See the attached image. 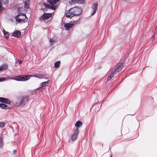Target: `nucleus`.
<instances>
[{
    "mask_svg": "<svg viewBox=\"0 0 157 157\" xmlns=\"http://www.w3.org/2000/svg\"><path fill=\"white\" fill-rule=\"evenodd\" d=\"M29 99V97L27 96H17L13 103V105L15 107H23L28 101Z\"/></svg>",
    "mask_w": 157,
    "mask_h": 157,
    "instance_id": "nucleus-1",
    "label": "nucleus"
},
{
    "mask_svg": "<svg viewBox=\"0 0 157 157\" xmlns=\"http://www.w3.org/2000/svg\"><path fill=\"white\" fill-rule=\"evenodd\" d=\"M60 0H48L47 2L50 3V5L49 4H45V6L46 8L48 9H51L52 10H55L57 7V5H55L57 4L58 2Z\"/></svg>",
    "mask_w": 157,
    "mask_h": 157,
    "instance_id": "nucleus-2",
    "label": "nucleus"
},
{
    "mask_svg": "<svg viewBox=\"0 0 157 157\" xmlns=\"http://www.w3.org/2000/svg\"><path fill=\"white\" fill-rule=\"evenodd\" d=\"M16 19L18 22H25L27 21V17L24 13H20L16 16Z\"/></svg>",
    "mask_w": 157,
    "mask_h": 157,
    "instance_id": "nucleus-3",
    "label": "nucleus"
},
{
    "mask_svg": "<svg viewBox=\"0 0 157 157\" xmlns=\"http://www.w3.org/2000/svg\"><path fill=\"white\" fill-rule=\"evenodd\" d=\"M31 76L30 75H20L15 77L14 79L15 80L24 81L30 79Z\"/></svg>",
    "mask_w": 157,
    "mask_h": 157,
    "instance_id": "nucleus-4",
    "label": "nucleus"
},
{
    "mask_svg": "<svg viewBox=\"0 0 157 157\" xmlns=\"http://www.w3.org/2000/svg\"><path fill=\"white\" fill-rule=\"evenodd\" d=\"M72 10L71 11L73 12L74 15H78L81 14L82 13V10L81 8L78 7H75L72 8Z\"/></svg>",
    "mask_w": 157,
    "mask_h": 157,
    "instance_id": "nucleus-5",
    "label": "nucleus"
},
{
    "mask_svg": "<svg viewBox=\"0 0 157 157\" xmlns=\"http://www.w3.org/2000/svg\"><path fill=\"white\" fill-rule=\"evenodd\" d=\"M78 20L79 19H78L75 21H74L72 23L65 24L64 25L65 28L67 30L69 29L73 26L75 24H76L78 22Z\"/></svg>",
    "mask_w": 157,
    "mask_h": 157,
    "instance_id": "nucleus-6",
    "label": "nucleus"
},
{
    "mask_svg": "<svg viewBox=\"0 0 157 157\" xmlns=\"http://www.w3.org/2000/svg\"><path fill=\"white\" fill-rule=\"evenodd\" d=\"M123 67V64L122 63H118L115 67L114 70L115 73H117L121 71Z\"/></svg>",
    "mask_w": 157,
    "mask_h": 157,
    "instance_id": "nucleus-7",
    "label": "nucleus"
},
{
    "mask_svg": "<svg viewBox=\"0 0 157 157\" xmlns=\"http://www.w3.org/2000/svg\"><path fill=\"white\" fill-rule=\"evenodd\" d=\"M52 15L51 13H44L39 19L40 20L48 19L52 16Z\"/></svg>",
    "mask_w": 157,
    "mask_h": 157,
    "instance_id": "nucleus-8",
    "label": "nucleus"
},
{
    "mask_svg": "<svg viewBox=\"0 0 157 157\" xmlns=\"http://www.w3.org/2000/svg\"><path fill=\"white\" fill-rule=\"evenodd\" d=\"M72 10V9H71L68 11H67L65 13V16L67 17L71 18L74 15V14L73 12L71 11Z\"/></svg>",
    "mask_w": 157,
    "mask_h": 157,
    "instance_id": "nucleus-9",
    "label": "nucleus"
},
{
    "mask_svg": "<svg viewBox=\"0 0 157 157\" xmlns=\"http://www.w3.org/2000/svg\"><path fill=\"white\" fill-rule=\"evenodd\" d=\"M9 0H0V10H3V7L2 5H6L9 2Z\"/></svg>",
    "mask_w": 157,
    "mask_h": 157,
    "instance_id": "nucleus-10",
    "label": "nucleus"
},
{
    "mask_svg": "<svg viewBox=\"0 0 157 157\" xmlns=\"http://www.w3.org/2000/svg\"><path fill=\"white\" fill-rule=\"evenodd\" d=\"M0 102L7 104H10V103L8 99L2 97H0Z\"/></svg>",
    "mask_w": 157,
    "mask_h": 157,
    "instance_id": "nucleus-11",
    "label": "nucleus"
},
{
    "mask_svg": "<svg viewBox=\"0 0 157 157\" xmlns=\"http://www.w3.org/2000/svg\"><path fill=\"white\" fill-rule=\"evenodd\" d=\"M21 33L20 31L15 30L12 33V35L17 38L21 36Z\"/></svg>",
    "mask_w": 157,
    "mask_h": 157,
    "instance_id": "nucleus-12",
    "label": "nucleus"
},
{
    "mask_svg": "<svg viewBox=\"0 0 157 157\" xmlns=\"http://www.w3.org/2000/svg\"><path fill=\"white\" fill-rule=\"evenodd\" d=\"M98 8V4L97 3H94L92 5V9L93 10V12L91 13V15H93L96 12V10Z\"/></svg>",
    "mask_w": 157,
    "mask_h": 157,
    "instance_id": "nucleus-13",
    "label": "nucleus"
},
{
    "mask_svg": "<svg viewBox=\"0 0 157 157\" xmlns=\"http://www.w3.org/2000/svg\"><path fill=\"white\" fill-rule=\"evenodd\" d=\"M116 73H115L114 72V71H112L111 73L108 76L107 78L108 81L110 80L112 78H113L114 76V74Z\"/></svg>",
    "mask_w": 157,
    "mask_h": 157,
    "instance_id": "nucleus-14",
    "label": "nucleus"
},
{
    "mask_svg": "<svg viewBox=\"0 0 157 157\" xmlns=\"http://www.w3.org/2000/svg\"><path fill=\"white\" fill-rule=\"evenodd\" d=\"M82 125V123L79 121H78L75 124V126L76 128H78L81 126Z\"/></svg>",
    "mask_w": 157,
    "mask_h": 157,
    "instance_id": "nucleus-15",
    "label": "nucleus"
},
{
    "mask_svg": "<svg viewBox=\"0 0 157 157\" xmlns=\"http://www.w3.org/2000/svg\"><path fill=\"white\" fill-rule=\"evenodd\" d=\"M0 107L4 109H9L10 108L4 104H0Z\"/></svg>",
    "mask_w": 157,
    "mask_h": 157,
    "instance_id": "nucleus-16",
    "label": "nucleus"
},
{
    "mask_svg": "<svg viewBox=\"0 0 157 157\" xmlns=\"http://www.w3.org/2000/svg\"><path fill=\"white\" fill-rule=\"evenodd\" d=\"M50 82V80H48L47 81L42 82L41 83V85L40 87V88H41L43 87H44L46 86L47 84H49Z\"/></svg>",
    "mask_w": 157,
    "mask_h": 157,
    "instance_id": "nucleus-17",
    "label": "nucleus"
},
{
    "mask_svg": "<svg viewBox=\"0 0 157 157\" xmlns=\"http://www.w3.org/2000/svg\"><path fill=\"white\" fill-rule=\"evenodd\" d=\"M45 75H44L42 74H39L35 75L34 76L39 78L40 79L43 78H45Z\"/></svg>",
    "mask_w": 157,
    "mask_h": 157,
    "instance_id": "nucleus-18",
    "label": "nucleus"
},
{
    "mask_svg": "<svg viewBox=\"0 0 157 157\" xmlns=\"http://www.w3.org/2000/svg\"><path fill=\"white\" fill-rule=\"evenodd\" d=\"M30 1L29 0H27L25 1V8L28 9L29 7Z\"/></svg>",
    "mask_w": 157,
    "mask_h": 157,
    "instance_id": "nucleus-19",
    "label": "nucleus"
},
{
    "mask_svg": "<svg viewBox=\"0 0 157 157\" xmlns=\"http://www.w3.org/2000/svg\"><path fill=\"white\" fill-rule=\"evenodd\" d=\"M1 67L2 71L3 70H5L7 68L8 66L6 64H3L2 66H1Z\"/></svg>",
    "mask_w": 157,
    "mask_h": 157,
    "instance_id": "nucleus-20",
    "label": "nucleus"
},
{
    "mask_svg": "<svg viewBox=\"0 0 157 157\" xmlns=\"http://www.w3.org/2000/svg\"><path fill=\"white\" fill-rule=\"evenodd\" d=\"M78 136L73 134L71 136V139L73 141H74L77 139Z\"/></svg>",
    "mask_w": 157,
    "mask_h": 157,
    "instance_id": "nucleus-21",
    "label": "nucleus"
},
{
    "mask_svg": "<svg viewBox=\"0 0 157 157\" xmlns=\"http://www.w3.org/2000/svg\"><path fill=\"white\" fill-rule=\"evenodd\" d=\"M60 61H57L55 63V67L56 68L59 67L60 66Z\"/></svg>",
    "mask_w": 157,
    "mask_h": 157,
    "instance_id": "nucleus-22",
    "label": "nucleus"
},
{
    "mask_svg": "<svg viewBox=\"0 0 157 157\" xmlns=\"http://www.w3.org/2000/svg\"><path fill=\"white\" fill-rule=\"evenodd\" d=\"M4 34L5 38L6 39H8L9 37V34L7 32H6L4 30Z\"/></svg>",
    "mask_w": 157,
    "mask_h": 157,
    "instance_id": "nucleus-23",
    "label": "nucleus"
},
{
    "mask_svg": "<svg viewBox=\"0 0 157 157\" xmlns=\"http://www.w3.org/2000/svg\"><path fill=\"white\" fill-rule=\"evenodd\" d=\"M79 133V130L77 128H76L74 130V132L73 134L76 135L77 136L78 135V134Z\"/></svg>",
    "mask_w": 157,
    "mask_h": 157,
    "instance_id": "nucleus-24",
    "label": "nucleus"
},
{
    "mask_svg": "<svg viewBox=\"0 0 157 157\" xmlns=\"http://www.w3.org/2000/svg\"><path fill=\"white\" fill-rule=\"evenodd\" d=\"M70 3L71 4L78 3V0H71L70 1Z\"/></svg>",
    "mask_w": 157,
    "mask_h": 157,
    "instance_id": "nucleus-25",
    "label": "nucleus"
},
{
    "mask_svg": "<svg viewBox=\"0 0 157 157\" xmlns=\"http://www.w3.org/2000/svg\"><path fill=\"white\" fill-rule=\"evenodd\" d=\"M3 146L2 137L0 136V147L2 148Z\"/></svg>",
    "mask_w": 157,
    "mask_h": 157,
    "instance_id": "nucleus-26",
    "label": "nucleus"
},
{
    "mask_svg": "<svg viewBox=\"0 0 157 157\" xmlns=\"http://www.w3.org/2000/svg\"><path fill=\"white\" fill-rule=\"evenodd\" d=\"M85 3V0H78V4H84Z\"/></svg>",
    "mask_w": 157,
    "mask_h": 157,
    "instance_id": "nucleus-27",
    "label": "nucleus"
},
{
    "mask_svg": "<svg viewBox=\"0 0 157 157\" xmlns=\"http://www.w3.org/2000/svg\"><path fill=\"white\" fill-rule=\"evenodd\" d=\"M50 41L51 43V45H53L54 43H55L56 42V41L55 40L52 38H51L50 39Z\"/></svg>",
    "mask_w": 157,
    "mask_h": 157,
    "instance_id": "nucleus-28",
    "label": "nucleus"
},
{
    "mask_svg": "<svg viewBox=\"0 0 157 157\" xmlns=\"http://www.w3.org/2000/svg\"><path fill=\"white\" fill-rule=\"evenodd\" d=\"M5 125V123L3 122H0V127L2 128L4 127Z\"/></svg>",
    "mask_w": 157,
    "mask_h": 157,
    "instance_id": "nucleus-29",
    "label": "nucleus"
},
{
    "mask_svg": "<svg viewBox=\"0 0 157 157\" xmlns=\"http://www.w3.org/2000/svg\"><path fill=\"white\" fill-rule=\"evenodd\" d=\"M17 152V151L16 150H14L13 152V155H15Z\"/></svg>",
    "mask_w": 157,
    "mask_h": 157,
    "instance_id": "nucleus-30",
    "label": "nucleus"
},
{
    "mask_svg": "<svg viewBox=\"0 0 157 157\" xmlns=\"http://www.w3.org/2000/svg\"><path fill=\"white\" fill-rule=\"evenodd\" d=\"M155 31L156 30V31H157V25L156 26L155 28Z\"/></svg>",
    "mask_w": 157,
    "mask_h": 157,
    "instance_id": "nucleus-31",
    "label": "nucleus"
},
{
    "mask_svg": "<svg viewBox=\"0 0 157 157\" xmlns=\"http://www.w3.org/2000/svg\"><path fill=\"white\" fill-rule=\"evenodd\" d=\"M1 66L0 67V71H2V70H1Z\"/></svg>",
    "mask_w": 157,
    "mask_h": 157,
    "instance_id": "nucleus-32",
    "label": "nucleus"
},
{
    "mask_svg": "<svg viewBox=\"0 0 157 157\" xmlns=\"http://www.w3.org/2000/svg\"><path fill=\"white\" fill-rule=\"evenodd\" d=\"M121 135H122L121 133H120L119 135V136H121Z\"/></svg>",
    "mask_w": 157,
    "mask_h": 157,
    "instance_id": "nucleus-33",
    "label": "nucleus"
},
{
    "mask_svg": "<svg viewBox=\"0 0 157 157\" xmlns=\"http://www.w3.org/2000/svg\"><path fill=\"white\" fill-rule=\"evenodd\" d=\"M21 63H22V61H20V62L19 63H20V64H21Z\"/></svg>",
    "mask_w": 157,
    "mask_h": 157,
    "instance_id": "nucleus-34",
    "label": "nucleus"
},
{
    "mask_svg": "<svg viewBox=\"0 0 157 157\" xmlns=\"http://www.w3.org/2000/svg\"><path fill=\"white\" fill-rule=\"evenodd\" d=\"M1 78H0V81H2V80H1Z\"/></svg>",
    "mask_w": 157,
    "mask_h": 157,
    "instance_id": "nucleus-35",
    "label": "nucleus"
}]
</instances>
